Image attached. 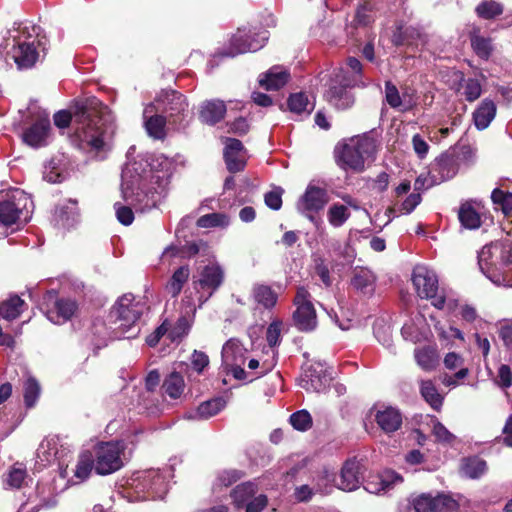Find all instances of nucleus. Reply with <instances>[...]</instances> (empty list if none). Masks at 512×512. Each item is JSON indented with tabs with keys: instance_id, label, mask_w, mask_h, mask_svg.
<instances>
[{
	"instance_id": "obj_1",
	"label": "nucleus",
	"mask_w": 512,
	"mask_h": 512,
	"mask_svg": "<svg viewBox=\"0 0 512 512\" xmlns=\"http://www.w3.org/2000/svg\"><path fill=\"white\" fill-rule=\"evenodd\" d=\"M173 170V161L163 154L138 155L122 170L124 201L140 211L155 207L169 184Z\"/></svg>"
},
{
	"instance_id": "obj_2",
	"label": "nucleus",
	"mask_w": 512,
	"mask_h": 512,
	"mask_svg": "<svg viewBox=\"0 0 512 512\" xmlns=\"http://www.w3.org/2000/svg\"><path fill=\"white\" fill-rule=\"evenodd\" d=\"M54 123L59 128L72 124L79 147L94 151L105 150L115 131L111 110L95 97L77 102L73 114L57 112Z\"/></svg>"
},
{
	"instance_id": "obj_3",
	"label": "nucleus",
	"mask_w": 512,
	"mask_h": 512,
	"mask_svg": "<svg viewBox=\"0 0 512 512\" xmlns=\"http://www.w3.org/2000/svg\"><path fill=\"white\" fill-rule=\"evenodd\" d=\"M478 263L494 283L512 287V241L509 238L485 245L478 254Z\"/></svg>"
},
{
	"instance_id": "obj_4",
	"label": "nucleus",
	"mask_w": 512,
	"mask_h": 512,
	"mask_svg": "<svg viewBox=\"0 0 512 512\" xmlns=\"http://www.w3.org/2000/svg\"><path fill=\"white\" fill-rule=\"evenodd\" d=\"M25 30L9 31V37L0 44V56L6 54V63L11 65L12 60L18 70L32 68L45 49L40 39L32 37Z\"/></svg>"
},
{
	"instance_id": "obj_5",
	"label": "nucleus",
	"mask_w": 512,
	"mask_h": 512,
	"mask_svg": "<svg viewBox=\"0 0 512 512\" xmlns=\"http://www.w3.org/2000/svg\"><path fill=\"white\" fill-rule=\"evenodd\" d=\"M146 309V304L133 294H124L114 304L110 318L115 324V338L132 339L141 330L140 318Z\"/></svg>"
},
{
	"instance_id": "obj_6",
	"label": "nucleus",
	"mask_w": 512,
	"mask_h": 512,
	"mask_svg": "<svg viewBox=\"0 0 512 512\" xmlns=\"http://www.w3.org/2000/svg\"><path fill=\"white\" fill-rule=\"evenodd\" d=\"M360 84H363L362 64L357 58L349 57L346 68H340L334 78L330 80L325 98L337 109H347L354 102V98L347 88Z\"/></svg>"
},
{
	"instance_id": "obj_7",
	"label": "nucleus",
	"mask_w": 512,
	"mask_h": 512,
	"mask_svg": "<svg viewBox=\"0 0 512 512\" xmlns=\"http://www.w3.org/2000/svg\"><path fill=\"white\" fill-rule=\"evenodd\" d=\"M126 485L125 497L129 501L163 498L167 492L165 477L154 469L134 472L127 479Z\"/></svg>"
},
{
	"instance_id": "obj_8",
	"label": "nucleus",
	"mask_w": 512,
	"mask_h": 512,
	"mask_svg": "<svg viewBox=\"0 0 512 512\" xmlns=\"http://www.w3.org/2000/svg\"><path fill=\"white\" fill-rule=\"evenodd\" d=\"M124 441L101 442L94 447V470L99 475H109L124 466L126 461Z\"/></svg>"
},
{
	"instance_id": "obj_9",
	"label": "nucleus",
	"mask_w": 512,
	"mask_h": 512,
	"mask_svg": "<svg viewBox=\"0 0 512 512\" xmlns=\"http://www.w3.org/2000/svg\"><path fill=\"white\" fill-rule=\"evenodd\" d=\"M375 152L373 139L366 136H357L349 139L339 152L340 165L344 169L362 171L365 160Z\"/></svg>"
},
{
	"instance_id": "obj_10",
	"label": "nucleus",
	"mask_w": 512,
	"mask_h": 512,
	"mask_svg": "<svg viewBox=\"0 0 512 512\" xmlns=\"http://www.w3.org/2000/svg\"><path fill=\"white\" fill-rule=\"evenodd\" d=\"M412 282L419 297L432 299V305L437 309L445 307V296L437 295L438 277L434 270L425 265L415 266L412 273Z\"/></svg>"
},
{
	"instance_id": "obj_11",
	"label": "nucleus",
	"mask_w": 512,
	"mask_h": 512,
	"mask_svg": "<svg viewBox=\"0 0 512 512\" xmlns=\"http://www.w3.org/2000/svg\"><path fill=\"white\" fill-rule=\"evenodd\" d=\"M329 202L328 191L311 182L303 195L298 199L296 208L299 213L311 222H316V215L322 211Z\"/></svg>"
},
{
	"instance_id": "obj_12",
	"label": "nucleus",
	"mask_w": 512,
	"mask_h": 512,
	"mask_svg": "<svg viewBox=\"0 0 512 512\" xmlns=\"http://www.w3.org/2000/svg\"><path fill=\"white\" fill-rule=\"evenodd\" d=\"M294 305L296 310L293 318L297 328L305 332L314 330L317 326L316 312L311 302V295L305 287H298Z\"/></svg>"
},
{
	"instance_id": "obj_13",
	"label": "nucleus",
	"mask_w": 512,
	"mask_h": 512,
	"mask_svg": "<svg viewBox=\"0 0 512 512\" xmlns=\"http://www.w3.org/2000/svg\"><path fill=\"white\" fill-rule=\"evenodd\" d=\"M267 39L268 35L266 31L253 33L252 36L250 30L246 32L245 30L239 29L237 33L233 35L228 51L220 53V55L234 57L247 52H255L264 46Z\"/></svg>"
},
{
	"instance_id": "obj_14",
	"label": "nucleus",
	"mask_w": 512,
	"mask_h": 512,
	"mask_svg": "<svg viewBox=\"0 0 512 512\" xmlns=\"http://www.w3.org/2000/svg\"><path fill=\"white\" fill-rule=\"evenodd\" d=\"M224 281V271L218 263H210L203 267L199 272L197 279H194L195 289L207 291V295H200V306L205 303L213 293L222 285Z\"/></svg>"
},
{
	"instance_id": "obj_15",
	"label": "nucleus",
	"mask_w": 512,
	"mask_h": 512,
	"mask_svg": "<svg viewBox=\"0 0 512 512\" xmlns=\"http://www.w3.org/2000/svg\"><path fill=\"white\" fill-rule=\"evenodd\" d=\"M50 131L49 116L46 112H41L38 113L34 123L23 132L22 139L33 148L42 147L48 144Z\"/></svg>"
},
{
	"instance_id": "obj_16",
	"label": "nucleus",
	"mask_w": 512,
	"mask_h": 512,
	"mask_svg": "<svg viewBox=\"0 0 512 512\" xmlns=\"http://www.w3.org/2000/svg\"><path fill=\"white\" fill-rule=\"evenodd\" d=\"M363 479V466L356 459H348L342 466L339 481L335 486L343 491H354L359 488Z\"/></svg>"
},
{
	"instance_id": "obj_17",
	"label": "nucleus",
	"mask_w": 512,
	"mask_h": 512,
	"mask_svg": "<svg viewBox=\"0 0 512 512\" xmlns=\"http://www.w3.org/2000/svg\"><path fill=\"white\" fill-rule=\"evenodd\" d=\"M370 413L381 430L387 434L397 431L402 425V415L394 407L375 405L371 408Z\"/></svg>"
},
{
	"instance_id": "obj_18",
	"label": "nucleus",
	"mask_w": 512,
	"mask_h": 512,
	"mask_svg": "<svg viewBox=\"0 0 512 512\" xmlns=\"http://www.w3.org/2000/svg\"><path fill=\"white\" fill-rule=\"evenodd\" d=\"M402 482L403 478L400 474L393 470H385L370 476L364 484V489L371 494H385Z\"/></svg>"
},
{
	"instance_id": "obj_19",
	"label": "nucleus",
	"mask_w": 512,
	"mask_h": 512,
	"mask_svg": "<svg viewBox=\"0 0 512 512\" xmlns=\"http://www.w3.org/2000/svg\"><path fill=\"white\" fill-rule=\"evenodd\" d=\"M157 111L167 113L169 116H175L183 113L188 104L185 97L177 91L163 92L154 103Z\"/></svg>"
},
{
	"instance_id": "obj_20",
	"label": "nucleus",
	"mask_w": 512,
	"mask_h": 512,
	"mask_svg": "<svg viewBox=\"0 0 512 512\" xmlns=\"http://www.w3.org/2000/svg\"><path fill=\"white\" fill-rule=\"evenodd\" d=\"M224 144V158L227 169L230 172H238L242 170L245 166L243 156L244 147L242 142L235 138H225Z\"/></svg>"
},
{
	"instance_id": "obj_21",
	"label": "nucleus",
	"mask_w": 512,
	"mask_h": 512,
	"mask_svg": "<svg viewBox=\"0 0 512 512\" xmlns=\"http://www.w3.org/2000/svg\"><path fill=\"white\" fill-rule=\"evenodd\" d=\"M458 157L454 152L442 154L432 169L434 181H445L454 177L458 171Z\"/></svg>"
},
{
	"instance_id": "obj_22",
	"label": "nucleus",
	"mask_w": 512,
	"mask_h": 512,
	"mask_svg": "<svg viewBox=\"0 0 512 512\" xmlns=\"http://www.w3.org/2000/svg\"><path fill=\"white\" fill-rule=\"evenodd\" d=\"M158 112L154 103H150L144 108L143 118L147 133L155 139H162L165 136L166 120Z\"/></svg>"
},
{
	"instance_id": "obj_23",
	"label": "nucleus",
	"mask_w": 512,
	"mask_h": 512,
	"mask_svg": "<svg viewBox=\"0 0 512 512\" xmlns=\"http://www.w3.org/2000/svg\"><path fill=\"white\" fill-rule=\"evenodd\" d=\"M482 207L476 202L463 203L458 211L461 225L470 230L478 229L482 223Z\"/></svg>"
},
{
	"instance_id": "obj_24",
	"label": "nucleus",
	"mask_w": 512,
	"mask_h": 512,
	"mask_svg": "<svg viewBox=\"0 0 512 512\" xmlns=\"http://www.w3.org/2000/svg\"><path fill=\"white\" fill-rule=\"evenodd\" d=\"M78 219V209L76 202L68 200L67 202L56 207L53 221L56 226L69 229L74 226Z\"/></svg>"
},
{
	"instance_id": "obj_25",
	"label": "nucleus",
	"mask_w": 512,
	"mask_h": 512,
	"mask_svg": "<svg viewBox=\"0 0 512 512\" xmlns=\"http://www.w3.org/2000/svg\"><path fill=\"white\" fill-rule=\"evenodd\" d=\"M288 79L289 73L285 68L274 66L260 75L259 84L266 90H279L288 82Z\"/></svg>"
},
{
	"instance_id": "obj_26",
	"label": "nucleus",
	"mask_w": 512,
	"mask_h": 512,
	"mask_svg": "<svg viewBox=\"0 0 512 512\" xmlns=\"http://www.w3.org/2000/svg\"><path fill=\"white\" fill-rule=\"evenodd\" d=\"M414 358L417 365L427 372L435 370L440 359L437 348L432 345L416 348Z\"/></svg>"
},
{
	"instance_id": "obj_27",
	"label": "nucleus",
	"mask_w": 512,
	"mask_h": 512,
	"mask_svg": "<svg viewBox=\"0 0 512 512\" xmlns=\"http://www.w3.org/2000/svg\"><path fill=\"white\" fill-rule=\"evenodd\" d=\"M226 106L221 100L206 101L201 105L200 120L203 123L214 125L223 119Z\"/></svg>"
},
{
	"instance_id": "obj_28",
	"label": "nucleus",
	"mask_w": 512,
	"mask_h": 512,
	"mask_svg": "<svg viewBox=\"0 0 512 512\" xmlns=\"http://www.w3.org/2000/svg\"><path fill=\"white\" fill-rule=\"evenodd\" d=\"M246 349L237 339H229L222 348V365H235L245 362Z\"/></svg>"
},
{
	"instance_id": "obj_29",
	"label": "nucleus",
	"mask_w": 512,
	"mask_h": 512,
	"mask_svg": "<svg viewBox=\"0 0 512 512\" xmlns=\"http://www.w3.org/2000/svg\"><path fill=\"white\" fill-rule=\"evenodd\" d=\"M496 104L490 99H484L473 113V120L478 130L486 129L496 116Z\"/></svg>"
},
{
	"instance_id": "obj_30",
	"label": "nucleus",
	"mask_w": 512,
	"mask_h": 512,
	"mask_svg": "<svg viewBox=\"0 0 512 512\" xmlns=\"http://www.w3.org/2000/svg\"><path fill=\"white\" fill-rule=\"evenodd\" d=\"M77 304L71 299H59L55 309L48 312V319L56 324H61L71 319L77 311Z\"/></svg>"
},
{
	"instance_id": "obj_31",
	"label": "nucleus",
	"mask_w": 512,
	"mask_h": 512,
	"mask_svg": "<svg viewBox=\"0 0 512 512\" xmlns=\"http://www.w3.org/2000/svg\"><path fill=\"white\" fill-rule=\"evenodd\" d=\"M385 99L387 104L394 109L406 111L412 106L408 94H400L398 88L391 81L385 83Z\"/></svg>"
},
{
	"instance_id": "obj_32",
	"label": "nucleus",
	"mask_w": 512,
	"mask_h": 512,
	"mask_svg": "<svg viewBox=\"0 0 512 512\" xmlns=\"http://www.w3.org/2000/svg\"><path fill=\"white\" fill-rule=\"evenodd\" d=\"M375 276L369 269H355L351 279V285L354 289L363 294H371L374 291Z\"/></svg>"
},
{
	"instance_id": "obj_33",
	"label": "nucleus",
	"mask_w": 512,
	"mask_h": 512,
	"mask_svg": "<svg viewBox=\"0 0 512 512\" xmlns=\"http://www.w3.org/2000/svg\"><path fill=\"white\" fill-rule=\"evenodd\" d=\"M34 504L31 509L35 512L40 508H50L56 505L53 488L49 484H39L36 489L35 500H29Z\"/></svg>"
},
{
	"instance_id": "obj_34",
	"label": "nucleus",
	"mask_w": 512,
	"mask_h": 512,
	"mask_svg": "<svg viewBox=\"0 0 512 512\" xmlns=\"http://www.w3.org/2000/svg\"><path fill=\"white\" fill-rule=\"evenodd\" d=\"M257 486L252 482H245L237 485L231 491L233 503L237 508H244L246 504L256 495Z\"/></svg>"
},
{
	"instance_id": "obj_35",
	"label": "nucleus",
	"mask_w": 512,
	"mask_h": 512,
	"mask_svg": "<svg viewBox=\"0 0 512 512\" xmlns=\"http://www.w3.org/2000/svg\"><path fill=\"white\" fill-rule=\"evenodd\" d=\"M190 276V270L188 266H181L179 267L172 275L171 279L166 285L167 292L172 297H177L182 288L183 285L187 282Z\"/></svg>"
},
{
	"instance_id": "obj_36",
	"label": "nucleus",
	"mask_w": 512,
	"mask_h": 512,
	"mask_svg": "<svg viewBox=\"0 0 512 512\" xmlns=\"http://www.w3.org/2000/svg\"><path fill=\"white\" fill-rule=\"evenodd\" d=\"M420 393L424 400L435 410H439L443 403V397L438 393L435 384L431 380L420 382Z\"/></svg>"
},
{
	"instance_id": "obj_37",
	"label": "nucleus",
	"mask_w": 512,
	"mask_h": 512,
	"mask_svg": "<svg viewBox=\"0 0 512 512\" xmlns=\"http://www.w3.org/2000/svg\"><path fill=\"white\" fill-rule=\"evenodd\" d=\"M25 303L19 296H12L0 304V316L8 321L17 318Z\"/></svg>"
},
{
	"instance_id": "obj_38",
	"label": "nucleus",
	"mask_w": 512,
	"mask_h": 512,
	"mask_svg": "<svg viewBox=\"0 0 512 512\" xmlns=\"http://www.w3.org/2000/svg\"><path fill=\"white\" fill-rule=\"evenodd\" d=\"M163 389L172 399H178L184 392L185 382L181 374L172 372L164 381Z\"/></svg>"
},
{
	"instance_id": "obj_39",
	"label": "nucleus",
	"mask_w": 512,
	"mask_h": 512,
	"mask_svg": "<svg viewBox=\"0 0 512 512\" xmlns=\"http://www.w3.org/2000/svg\"><path fill=\"white\" fill-rule=\"evenodd\" d=\"M486 469V462L478 457L464 459L461 465V473L471 479L480 477Z\"/></svg>"
},
{
	"instance_id": "obj_40",
	"label": "nucleus",
	"mask_w": 512,
	"mask_h": 512,
	"mask_svg": "<svg viewBox=\"0 0 512 512\" xmlns=\"http://www.w3.org/2000/svg\"><path fill=\"white\" fill-rule=\"evenodd\" d=\"M253 297L258 304L272 308L277 302V294L267 285H255Z\"/></svg>"
},
{
	"instance_id": "obj_41",
	"label": "nucleus",
	"mask_w": 512,
	"mask_h": 512,
	"mask_svg": "<svg viewBox=\"0 0 512 512\" xmlns=\"http://www.w3.org/2000/svg\"><path fill=\"white\" fill-rule=\"evenodd\" d=\"M27 478V469L22 463H15L7 472L5 483L11 488H20Z\"/></svg>"
},
{
	"instance_id": "obj_42",
	"label": "nucleus",
	"mask_w": 512,
	"mask_h": 512,
	"mask_svg": "<svg viewBox=\"0 0 512 512\" xmlns=\"http://www.w3.org/2000/svg\"><path fill=\"white\" fill-rule=\"evenodd\" d=\"M288 106L290 111L296 114H309L314 108L313 103L302 92L292 94L288 99Z\"/></svg>"
},
{
	"instance_id": "obj_43",
	"label": "nucleus",
	"mask_w": 512,
	"mask_h": 512,
	"mask_svg": "<svg viewBox=\"0 0 512 512\" xmlns=\"http://www.w3.org/2000/svg\"><path fill=\"white\" fill-rule=\"evenodd\" d=\"M230 224V217L225 213H211L201 216L197 225L201 228L221 227L226 228Z\"/></svg>"
},
{
	"instance_id": "obj_44",
	"label": "nucleus",
	"mask_w": 512,
	"mask_h": 512,
	"mask_svg": "<svg viewBox=\"0 0 512 512\" xmlns=\"http://www.w3.org/2000/svg\"><path fill=\"white\" fill-rule=\"evenodd\" d=\"M92 469H94V459L92 454L90 452H84L79 456L74 470V476L79 481H84L89 477Z\"/></svg>"
},
{
	"instance_id": "obj_45",
	"label": "nucleus",
	"mask_w": 512,
	"mask_h": 512,
	"mask_svg": "<svg viewBox=\"0 0 512 512\" xmlns=\"http://www.w3.org/2000/svg\"><path fill=\"white\" fill-rule=\"evenodd\" d=\"M349 217L350 212L348 208L339 203L331 205L327 212L328 221L333 227H341Z\"/></svg>"
},
{
	"instance_id": "obj_46",
	"label": "nucleus",
	"mask_w": 512,
	"mask_h": 512,
	"mask_svg": "<svg viewBox=\"0 0 512 512\" xmlns=\"http://www.w3.org/2000/svg\"><path fill=\"white\" fill-rule=\"evenodd\" d=\"M503 5L494 0L482 1L475 9L477 15L483 19H493L503 13Z\"/></svg>"
},
{
	"instance_id": "obj_47",
	"label": "nucleus",
	"mask_w": 512,
	"mask_h": 512,
	"mask_svg": "<svg viewBox=\"0 0 512 512\" xmlns=\"http://www.w3.org/2000/svg\"><path fill=\"white\" fill-rule=\"evenodd\" d=\"M192 324V319L187 316H181L176 321V323L172 326L170 324V332H169V339L171 341H177L181 340L183 337H185Z\"/></svg>"
},
{
	"instance_id": "obj_48",
	"label": "nucleus",
	"mask_w": 512,
	"mask_h": 512,
	"mask_svg": "<svg viewBox=\"0 0 512 512\" xmlns=\"http://www.w3.org/2000/svg\"><path fill=\"white\" fill-rule=\"evenodd\" d=\"M430 425L431 433L437 442L451 444L454 441L455 436L437 418H432Z\"/></svg>"
},
{
	"instance_id": "obj_49",
	"label": "nucleus",
	"mask_w": 512,
	"mask_h": 512,
	"mask_svg": "<svg viewBox=\"0 0 512 512\" xmlns=\"http://www.w3.org/2000/svg\"><path fill=\"white\" fill-rule=\"evenodd\" d=\"M491 199L496 208L501 209L504 214L512 212V193L496 188L491 194Z\"/></svg>"
},
{
	"instance_id": "obj_50",
	"label": "nucleus",
	"mask_w": 512,
	"mask_h": 512,
	"mask_svg": "<svg viewBox=\"0 0 512 512\" xmlns=\"http://www.w3.org/2000/svg\"><path fill=\"white\" fill-rule=\"evenodd\" d=\"M58 444V437L47 438L40 444L38 451L39 453L47 454L45 456V460L47 461H51V458L60 459L64 454V450H58Z\"/></svg>"
},
{
	"instance_id": "obj_51",
	"label": "nucleus",
	"mask_w": 512,
	"mask_h": 512,
	"mask_svg": "<svg viewBox=\"0 0 512 512\" xmlns=\"http://www.w3.org/2000/svg\"><path fill=\"white\" fill-rule=\"evenodd\" d=\"M434 512H456L458 510V503L449 495L438 494L433 497Z\"/></svg>"
},
{
	"instance_id": "obj_52",
	"label": "nucleus",
	"mask_w": 512,
	"mask_h": 512,
	"mask_svg": "<svg viewBox=\"0 0 512 512\" xmlns=\"http://www.w3.org/2000/svg\"><path fill=\"white\" fill-rule=\"evenodd\" d=\"M331 378L325 373H311L306 384L303 386L306 390L321 392L329 385Z\"/></svg>"
},
{
	"instance_id": "obj_53",
	"label": "nucleus",
	"mask_w": 512,
	"mask_h": 512,
	"mask_svg": "<svg viewBox=\"0 0 512 512\" xmlns=\"http://www.w3.org/2000/svg\"><path fill=\"white\" fill-rule=\"evenodd\" d=\"M225 406V401L221 398L212 399L203 402L198 407V414L202 418H210L220 412Z\"/></svg>"
},
{
	"instance_id": "obj_54",
	"label": "nucleus",
	"mask_w": 512,
	"mask_h": 512,
	"mask_svg": "<svg viewBox=\"0 0 512 512\" xmlns=\"http://www.w3.org/2000/svg\"><path fill=\"white\" fill-rule=\"evenodd\" d=\"M40 394L38 382L29 377L24 384V400L27 407H33Z\"/></svg>"
},
{
	"instance_id": "obj_55",
	"label": "nucleus",
	"mask_w": 512,
	"mask_h": 512,
	"mask_svg": "<svg viewBox=\"0 0 512 512\" xmlns=\"http://www.w3.org/2000/svg\"><path fill=\"white\" fill-rule=\"evenodd\" d=\"M290 423L295 429L306 431L312 426V417L307 410H300L290 416Z\"/></svg>"
},
{
	"instance_id": "obj_56",
	"label": "nucleus",
	"mask_w": 512,
	"mask_h": 512,
	"mask_svg": "<svg viewBox=\"0 0 512 512\" xmlns=\"http://www.w3.org/2000/svg\"><path fill=\"white\" fill-rule=\"evenodd\" d=\"M471 44L475 53L479 57L487 59L490 56L492 46L489 39L481 36H474L471 39Z\"/></svg>"
},
{
	"instance_id": "obj_57",
	"label": "nucleus",
	"mask_w": 512,
	"mask_h": 512,
	"mask_svg": "<svg viewBox=\"0 0 512 512\" xmlns=\"http://www.w3.org/2000/svg\"><path fill=\"white\" fill-rule=\"evenodd\" d=\"M433 496L422 494L413 500L415 512H434Z\"/></svg>"
},
{
	"instance_id": "obj_58",
	"label": "nucleus",
	"mask_w": 512,
	"mask_h": 512,
	"mask_svg": "<svg viewBox=\"0 0 512 512\" xmlns=\"http://www.w3.org/2000/svg\"><path fill=\"white\" fill-rule=\"evenodd\" d=\"M482 89L478 80L468 79L464 85V95L467 101L473 102L481 95Z\"/></svg>"
},
{
	"instance_id": "obj_59",
	"label": "nucleus",
	"mask_w": 512,
	"mask_h": 512,
	"mask_svg": "<svg viewBox=\"0 0 512 512\" xmlns=\"http://www.w3.org/2000/svg\"><path fill=\"white\" fill-rule=\"evenodd\" d=\"M281 327L282 322L273 321L267 328L266 339L270 347H274L280 343L281 340Z\"/></svg>"
},
{
	"instance_id": "obj_60",
	"label": "nucleus",
	"mask_w": 512,
	"mask_h": 512,
	"mask_svg": "<svg viewBox=\"0 0 512 512\" xmlns=\"http://www.w3.org/2000/svg\"><path fill=\"white\" fill-rule=\"evenodd\" d=\"M495 383L501 388H508L512 385V372L508 365L502 364L499 367Z\"/></svg>"
},
{
	"instance_id": "obj_61",
	"label": "nucleus",
	"mask_w": 512,
	"mask_h": 512,
	"mask_svg": "<svg viewBox=\"0 0 512 512\" xmlns=\"http://www.w3.org/2000/svg\"><path fill=\"white\" fill-rule=\"evenodd\" d=\"M268 505V498L264 494L255 495L247 504L244 506L246 512H262Z\"/></svg>"
},
{
	"instance_id": "obj_62",
	"label": "nucleus",
	"mask_w": 512,
	"mask_h": 512,
	"mask_svg": "<svg viewBox=\"0 0 512 512\" xmlns=\"http://www.w3.org/2000/svg\"><path fill=\"white\" fill-rule=\"evenodd\" d=\"M116 210V216L120 223L123 225H130L134 220V214L129 206H123L119 203H115L114 205Z\"/></svg>"
},
{
	"instance_id": "obj_63",
	"label": "nucleus",
	"mask_w": 512,
	"mask_h": 512,
	"mask_svg": "<svg viewBox=\"0 0 512 512\" xmlns=\"http://www.w3.org/2000/svg\"><path fill=\"white\" fill-rule=\"evenodd\" d=\"M333 480V475L329 474L328 471H324V474L318 479L315 490L317 493L328 495L333 490V485L330 483Z\"/></svg>"
},
{
	"instance_id": "obj_64",
	"label": "nucleus",
	"mask_w": 512,
	"mask_h": 512,
	"mask_svg": "<svg viewBox=\"0 0 512 512\" xmlns=\"http://www.w3.org/2000/svg\"><path fill=\"white\" fill-rule=\"evenodd\" d=\"M421 202V195L419 193H412L403 201L400 207L402 214L411 213Z\"/></svg>"
}]
</instances>
